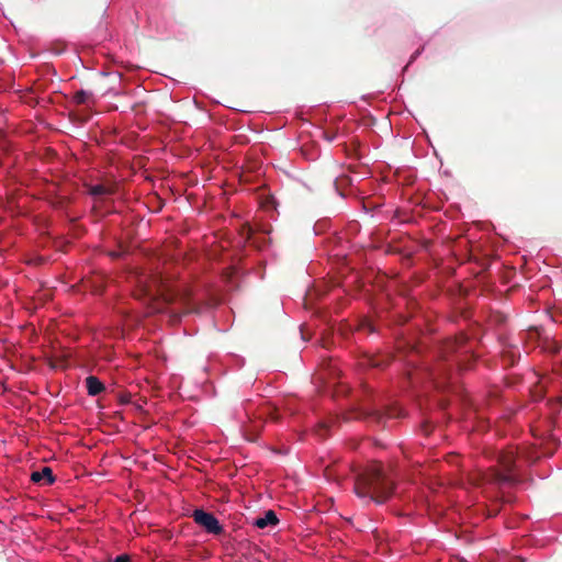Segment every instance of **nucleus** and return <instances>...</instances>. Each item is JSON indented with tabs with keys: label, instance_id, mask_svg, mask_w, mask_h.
I'll return each mask as SVG.
<instances>
[{
	"label": "nucleus",
	"instance_id": "obj_8",
	"mask_svg": "<svg viewBox=\"0 0 562 562\" xmlns=\"http://www.w3.org/2000/svg\"><path fill=\"white\" fill-rule=\"evenodd\" d=\"M114 562H130V560L126 555H120L115 559Z\"/></svg>",
	"mask_w": 562,
	"mask_h": 562
},
{
	"label": "nucleus",
	"instance_id": "obj_2",
	"mask_svg": "<svg viewBox=\"0 0 562 562\" xmlns=\"http://www.w3.org/2000/svg\"><path fill=\"white\" fill-rule=\"evenodd\" d=\"M194 521L203 527L207 532L218 535L222 532V526L213 514L206 513L202 509L193 512Z\"/></svg>",
	"mask_w": 562,
	"mask_h": 562
},
{
	"label": "nucleus",
	"instance_id": "obj_4",
	"mask_svg": "<svg viewBox=\"0 0 562 562\" xmlns=\"http://www.w3.org/2000/svg\"><path fill=\"white\" fill-rule=\"evenodd\" d=\"M31 479L36 483L43 482L46 484H52L54 482L52 469L48 467L43 468L41 471L33 472Z\"/></svg>",
	"mask_w": 562,
	"mask_h": 562
},
{
	"label": "nucleus",
	"instance_id": "obj_3",
	"mask_svg": "<svg viewBox=\"0 0 562 562\" xmlns=\"http://www.w3.org/2000/svg\"><path fill=\"white\" fill-rule=\"evenodd\" d=\"M277 522L278 518L276 513L273 510H268L262 517L256 518L254 525L259 529H263L268 526H274Z\"/></svg>",
	"mask_w": 562,
	"mask_h": 562
},
{
	"label": "nucleus",
	"instance_id": "obj_7",
	"mask_svg": "<svg viewBox=\"0 0 562 562\" xmlns=\"http://www.w3.org/2000/svg\"><path fill=\"white\" fill-rule=\"evenodd\" d=\"M106 189L104 186H101V184H98V186H93L91 189H90V193L92 195H102L104 193H106Z\"/></svg>",
	"mask_w": 562,
	"mask_h": 562
},
{
	"label": "nucleus",
	"instance_id": "obj_1",
	"mask_svg": "<svg viewBox=\"0 0 562 562\" xmlns=\"http://www.w3.org/2000/svg\"><path fill=\"white\" fill-rule=\"evenodd\" d=\"M392 492V483L385 477L382 469L374 465L363 474L356 484V493L360 497L370 496L376 502H384Z\"/></svg>",
	"mask_w": 562,
	"mask_h": 562
},
{
	"label": "nucleus",
	"instance_id": "obj_5",
	"mask_svg": "<svg viewBox=\"0 0 562 562\" xmlns=\"http://www.w3.org/2000/svg\"><path fill=\"white\" fill-rule=\"evenodd\" d=\"M87 390L90 395H98L103 390V384L95 376H88L86 380Z\"/></svg>",
	"mask_w": 562,
	"mask_h": 562
},
{
	"label": "nucleus",
	"instance_id": "obj_6",
	"mask_svg": "<svg viewBox=\"0 0 562 562\" xmlns=\"http://www.w3.org/2000/svg\"><path fill=\"white\" fill-rule=\"evenodd\" d=\"M501 462L503 463L504 468L509 470L514 463V456L513 453H508L502 457Z\"/></svg>",
	"mask_w": 562,
	"mask_h": 562
}]
</instances>
